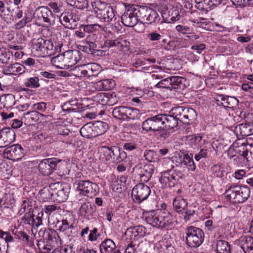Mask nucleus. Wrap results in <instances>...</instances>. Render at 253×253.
Wrapping results in <instances>:
<instances>
[{
    "label": "nucleus",
    "instance_id": "nucleus-1",
    "mask_svg": "<svg viewBox=\"0 0 253 253\" xmlns=\"http://www.w3.org/2000/svg\"><path fill=\"white\" fill-rule=\"evenodd\" d=\"M142 218L152 226L157 228L168 229L173 226L172 215L165 210L144 211Z\"/></svg>",
    "mask_w": 253,
    "mask_h": 253
},
{
    "label": "nucleus",
    "instance_id": "nucleus-2",
    "mask_svg": "<svg viewBox=\"0 0 253 253\" xmlns=\"http://www.w3.org/2000/svg\"><path fill=\"white\" fill-rule=\"evenodd\" d=\"M250 193V189L247 186L231 184L226 189L224 196L232 203H242L249 198Z\"/></svg>",
    "mask_w": 253,
    "mask_h": 253
},
{
    "label": "nucleus",
    "instance_id": "nucleus-3",
    "mask_svg": "<svg viewBox=\"0 0 253 253\" xmlns=\"http://www.w3.org/2000/svg\"><path fill=\"white\" fill-rule=\"evenodd\" d=\"M32 209V206L26 200L23 201L19 210V212L24 213L26 212L24 215L21 218L22 222L31 226L32 229H36L42 223V211L38 212L36 215Z\"/></svg>",
    "mask_w": 253,
    "mask_h": 253
},
{
    "label": "nucleus",
    "instance_id": "nucleus-4",
    "mask_svg": "<svg viewBox=\"0 0 253 253\" xmlns=\"http://www.w3.org/2000/svg\"><path fill=\"white\" fill-rule=\"evenodd\" d=\"M91 5L95 11L96 17L100 21L109 23L117 18L113 8L108 5L105 2L96 0L91 2Z\"/></svg>",
    "mask_w": 253,
    "mask_h": 253
},
{
    "label": "nucleus",
    "instance_id": "nucleus-5",
    "mask_svg": "<svg viewBox=\"0 0 253 253\" xmlns=\"http://www.w3.org/2000/svg\"><path fill=\"white\" fill-rule=\"evenodd\" d=\"M53 44L50 40L42 38L34 39L32 41V51L38 57H45L54 53Z\"/></svg>",
    "mask_w": 253,
    "mask_h": 253
},
{
    "label": "nucleus",
    "instance_id": "nucleus-6",
    "mask_svg": "<svg viewBox=\"0 0 253 253\" xmlns=\"http://www.w3.org/2000/svg\"><path fill=\"white\" fill-rule=\"evenodd\" d=\"M185 233L186 244L191 248L199 247L204 241L205 233L200 228L189 226L186 227Z\"/></svg>",
    "mask_w": 253,
    "mask_h": 253
},
{
    "label": "nucleus",
    "instance_id": "nucleus-7",
    "mask_svg": "<svg viewBox=\"0 0 253 253\" xmlns=\"http://www.w3.org/2000/svg\"><path fill=\"white\" fill-rule=\"evenodd\" d=\"M185 177V175L180 170L173 169H168L161 173L159 181L164 188L174 187Z\"/></svg>",
    "mask_w": 253,
    "mask_h": 253
},
{
    "label": "nucleus",
    "instance_id": "nucleus-8",
    "mask_svg": "<svg viewBox=\"0 0 253 253\" xmlns=\"http://www.w3.org/2000/svg\"><path fill=\"white\" fill-rule=\"evenodd\" d=\"M138 17L140 23L148 25L153 23H159L160 17L158 12L153 8L146 5H137Z\"/></svg>",
    "mask_w": 253,
    "mask_h": 253
},
{
    "label": "nucleus",
    "instance_id": "nucleus-9",
    "mask_svg": "<svg viewBox=\"0 0 253 253\" xmlns=\"http://www.w3.org/2000/svg\"><path fill=\"white\" fill-rule=\"evenodd\" d=\"M112 113L114 118L123 121L135 120L140 117L139 111L138 109L124 106L116 107Z\"/></svg>",
    "mask_w": 253,
    "mask_h": 253
},
{
    "label": "nucleus",
    "instance_id": "nucleus-10",
    "mask_svg": "<svg viewBox=\"0 0 253 253\" xmlns=\"http://www.w3.org/2000/svg\"><path fill=\"white\" fill-rule=\"evenodd\" d=\"M33 17L39 25L44 23L47 27H49L55 24L54 15L47 6H42L37 8Z\"/></svg>",
    "mask_w": 253,
    "mask_h": 253
},
{
    "label": "nucleus",
    "instance_id": "nucleus-11",
    "mask_svg": "<svg viewBox=\"0 0 253 253\" xmlns=\"http://www.w3.org/2000/svg\"><path fill=\"white\" fill-rule=\"evenodd\" d=\"M155 167L151 164H138L133 169V172L136 178L141 182H148L155 171Z\"/></svg>",
    "mask_w": 253,
    "mask_h": 253
},
{
    "label": "nucleus",
    "instance_id": "nucleus-12",
    "mask_svg": "<svg viewBox=\"0 0 253 253\" xmlns=\"http://www.w3.org/2000/svg\"><path fill=\"white\" fill-rule=\"evenodd\" d=\"M61 161L62 160L55 157L44 159L39 164V171L43 176H49L57 169Z\"/></svg>",
    "mask_w": 253,
    "mask_h": 253
},
{
    "label": "nucleus",
    "instance_id": "nucleus-13",
    "mask_svg": "<svg viewBox=\"0 0 253 253\" xmlns=\"http://www.w3.org/2000/svg\"><path fill=\"white\" fill-rule=\"evenodd\" d=\"M137 5L128 4L126 10L121 16L122 23L126 27H132L139 22Z\"/></svg>",
    "mask_w": 253,
    "mask_h": 253
},
{
    "label": "nucleus",
    "instance_id": "nucleus-14",
    "mask_svg": "<svg viewBox=\"0 0 253 253\" xmlns=\"http://www.w3.org/2000/svg\"><path fill=\"white\" fill-rule=\"evenodd\" d=\"M151 193L150 187L144 182L137 184L132 189L131 196L133 201L136 203H141L146 200Z\"/></svg>",
    "mask_w": 253,
    "mask_h": 253
},
{
    "label": "nucleus",
    "instance_id": "nucleus-15",
    "mask_svg": "<svg viewBox=\"0 0 253 253\" xmlns=\"http://www.w3.org/2000/svg\"><path fill=\"white\" fill-rule=\"evenodd\" d=\"M39 234L42 235L43 239L46 241L45 244L53 247H58L62 245V241L58 233L54 229L50 228L42 229L40 230Z\"/></svg>",
    "mask_w": 253,
    "mask_h": 253
},
{
    "label": "nucleus",
    "instance_id": "nucleus-16",
    "mask_svg": "<svg viewBox=\"0 0 253 253\" xmlns=\"http://www.w3.org/2000/svg\"><path fill=\"white\" fill-rule=\"evenodd\" d=\"M51 188L54 191V199L60 203L66 201L70 192V187L66 183L56 182L51 184Z\"/></svg>",
    "mask_w": 253,
    "mask_h": 253
},
{
    "label": "nucleus",
    "instance_id": "nucleus-17",
    "mask_svg": "<svg viewBox=\"0 0 253 253\" xmlns=\"http://www.w3.org/2000/svg\"><path fill=\"white\" fill-rule=\"evenodd\" d=\"M25 153V150L21 145L15 144L6 148L4 150L3 155L7 159L15 162L21 160Z\"/></svg>",
    "mask_w": 253,
    "mask_h": 253
},
{
    "label": "nucleus",
    "instance_id": "nucleus-18",
    "mask_svg": "<svg viewBox=\"0 0 253 253\" xmlns=\"http://www.w3.org/2000/svg\"><path fill=\"white\" fill-rule=\"evenodd\" d=\"M77 188L81 194L87 197L95 196L99 191L98 185L88 180L80 181Z\"/></svg>",
    "mask_w": 253,
    "mask_h": 253
},
{
    "label": "nucleus",
    "instance_id": "nucleus-19",
    "mask_svg": "<svg viewBox=\"0 0 253 253\" xmlns=\"http://www.w3.org/2000/svg\"><path fill=\"white\" fill-rule=\"evenodd\" d=\"M160 114L147 118L142 124V128L146 131H157L163 129Z\"/></svg>",
    "mask_w": 253,
    "mask_h": 253
},
{
    "label": "nucleus",
    "instance_id": "nucleus-20",
    "mask_svg": "<svg viewBox=\"0 0 253 253\" xmlns=\"http://www.w3.org/2000/svg\"><path fill=\"white\" fill-rule=\"evenodd\" d=\"M15 139V133L11 128L6 127L0 130V148L8 146Z\"/></svg>",
    "mask_w": 253,
    "mask_h": 253
},
{
    "label": "nucleus",
    "instance_id": "nucleus-21",
    "mask_svg": "<svg viewBox=\"0 0 253 253\" xmlns=\"http://www.w3.org/2000/svg\"><path fill=\"white\" fill-rule=\"evenodd\" d=\"M67 69L74 67L81 59V52L78 50H70L64 53Z\"/></svg>",
    "mask_w": 253,
    "mask_h": 253
},
{
    "label": "nucleus",
    "instance_id": "nucleus-22",
    "mask_svg": "<svg viewBox=\"0 0 253 253\" xmlns=\"http://www.w3.org/2000/svg\"><path fill=\"white\" fill-rule=\"evenodd\" d=\"M216 101L218 105H221L225 108L229 109L236 108L239 103V101L236 97L223 94L218 95Z\"/></svg>",
    "mask_w": 253,
    "mask_h": 253
},
{
    "label": "nucleus",
    "instance_id": "nucleus-23",
    "mask_svg": "<svg viewBox=\"0 0 253 253\" xmlns=\"http://www.w3.org/2000/svg\"><path fill=\"white\" fill-rule=\"evenodd\" d=\"M178 155L179 158H177L176 156L173 158V159H176L175 160L176 163L183 165L189 171H194L195 170L196 167L194 162L193 155L192 154L190 155L184 154L182 155V157L181 156H180L179 154Z\"/></svg>",
    "mask_w": 253,
    "mask_h": 253
},
{
    "label": "nucleus",
    "instance_id": "nucleus-24",
    "mask_svg": "<svg viewBox=\"0 0 253 253\" xmlns=\"http://www.w3.org/2000/svg\"><path fill=\"white\" fill-rule=\"evenodd\" d=\"M162 128L166 129H171L177 127L178 121L177 119L169 112V114H160Z\"/></svg>",
    "mask_w": 253,
    "mask_h": 253
},
{
    "label": "nucleus",
    "instance_id": "nucleus-25",
    "mask_svg": "<svg viewBox=\"0 0 253 253\" xmlns=\"http://www.w3.org/2000/svg\"><path fill=\"white\" fill-rule=\"evenodd\" d=\"M25 72V66L18 63L9 64L5 67L3 71V73L7 75H21Z\"/></svg>",
    "mask_w": 253,
    "mask_h": 253
},
{
    "label": "nucleus",
    "instance_id": "nucleus-26",
    "mask_svg": "<svg viewBox=\"0 0 253 253\" xmlns=\"http://www.w3.org/2000/svg\"><path fill=\"white\" fill-rule=\"evenodd\" d=\"M239 245L245 253H253V237L242 236L239 239Z\"/></svg>",
    "mask_w": 253,
    "mask_h": 253
},
{
    "label": "nucleus",
    "instance_id": "nucleus-27",
    "mask_svg": "<svg viewBox=\"0 0 253 253\" xmlns=\"http://www.w3.org/2000/svg\"><path fill=\"white\" fill-rule=\"evenodd\" d=\"M163 21L166 23H171L178 20L180 17L178 10L173 8L162 13Z\"/></svg>",
    "mask_w": 253,
    "mask_h": 253
},
{
    "label": "nucleus",
    "instance_id": "nucleus-28",
    "mask_svg": "<svg viewBox=\"0 0 253 253\" xmlns=\"http://www.w3.org/2000/svg\"><path fill=\"white\" fill-rule=\"evenodd\" d=\"M99 247L100 253H112L116 248L115 243L107 238L101 242Z\"/></svg>",
    "mask_w": 253,
    "mask_h": 253
},
{
    "label": "nucleus",
    "instance_id": "nucleus-29",
    "mask_svg": "<svg viewBox=\"0 0 253 253\" xmlns=\"http://www.w3.org/2000/svg\"><path fill=\"white\" fill-rule=\"evenodd\" d=\"M235 131L237 135L239 134L242 137L253 134V128L247 122L237 126L235 127Z\"/></svg>",
    "mask_w": 253,
    "mask_h": 253
},
{
    "label": "nucleus",
    "instance_id": "nucleus-30",
    "mask_svg": "<svg viewBox=\"0 0 253 253\" xmlns=\"http://www.w3.org/2000/svg\"><path fill=\"white\" fill-rule=\"evenodd\" d=\"M57 132L59 135L66 137L63 140V142L69 145H73V138L69 136V133H71L70 131L66 126L59 125L57 128Z\"/></svg>",
    "mask_w": 253,
    "mask_h": 253
},
{
    "label": "nucleus",
    "instance_id": "nucleus-31",
    "mask_svg": "<svg viewBox=\"0 0 253 253\" xmlns=\"http://www.w3.org/2000/svg\"><path fill=\"white\" fill-rule=\"evenodd\" d=\"M186 141L192 147H201L205 142V140L200 134L187 136Z\"/></svg>",
    "mask_w": 253,
    "mask_h": 253
},
{
    "label": "nucleus",
    "instance_id": "nucleus-32",
    "mask_svg": "<svg viewBox=\"0 0 253 253\" xmlns=\"http://www.w3.org/2000/svg\"><path fill=\"white\" fill-rule=\"evenodd\" d=\"M184 110L185 107L184 106H176L170 110V113L174 115L178 121H180L184 124H187V120L185 118L186 115L184 113Z\"/></svg>",
    "mask_w": 253,
    "mask_h": 253
},
{
    "label": "nucleus",
    "instance_id": "nucleus-33",
    "mask_svg": "<svg viewBox=\"0 0 253 253\" xmlns=\"http://www.w3.org/2000/svg\"><path fill=\"white\" fill-rule=\"evenodd\" d=\"M115 82L113 80H100L94 84V87L98 90H108L114 87Z\"/></svg>",
    "mask_w": 253,
    "mask_h": 253
},
{
    "label": "nucleus",
    "instance_id": "nucleus-34",
    "mask_svg": "<svg viewBox=\"0 0 253 253\" xmlns=\"http://www.w3.org/2000/svg\"><path fill=\"white\" fill-rule=\"evenodd\" d=\"M53 227L60 232H64L73 228V224L70 223L67 219H62L61 220L56 219L52 223Z\"/></svg>",
    "mask_w": 253,
    "mask_h": 253
},
{
    "label": "nucleus",
    "instance_id": "nucleus-35",
    "mask_svg": "<svg viewBox=\"0 0 253 253\" xmlns=\"http://www.w3.org/2000/svg\"><path fill=\"white\" fill-rule=\"evenodd\" d=\"M96 137L104 134L108 129V124L102 121H96L92 124Z\"/></svg>",
    "mask_w": 253,
    "mask_h": 253
},
{
    "label": "nucleus",
    "instance_id": "nucleus-36",
    "mask_svg": "<svg viewBox=\"0 0 253 253\" xmlns=\"http://www.w3.org/2000/svg\"><path fill=\"white\" fill-rule=\"evenodd\" d=\"M93 128V126L91 123H88L84 125L80 129L81 135L83 137L87 138L95 137V133Z\"/></svg>",
    "mask_w": 253,
    "mask_h": 253
},
{
    "label": "nucleus",
    "instance_id": "nucleus-37",
    "mask_svg": "<svg viewBox=\"0 0 253 253\" xmlns=\"http://www.w3.org/2000/svg\"><path fill=\"white\" fill-rule=\"evenodd\" d=\"M94 19L93 17L88 16L86 19L87 24L82 25V28L83 29L84 32L90 33L97 31L99 28H101L102 26L98 24H92L91 20Z\"/></svg>",
    "mask_w": 253,
    "mask_h": 253
},
{
    "label": "nucleus",
    "instance_id": "nucleus-38",
    "mask_svg": "<svg viewBox=\"0 0 253 253\" xmlns=\"http://www.w3.org/2000/svg\"><path fill=\"white\" fill-rule=\"evenodd\" d=\"M51 63L57 69H67L64 53L52 57Z\"/></svg>",
    "mask_w": 253,
    "mask_h": 253
},
{
    "label": "nucleus",
    "instance_id": "nucleus-39",
    "mask_svg": "<svg viewBox=\"0 0 253 253\" xmlns=\"http://www.w3.org/2000/svg\"><path fill=\"white\" fill-rule=\"evenodd\" d=\"M187 201L181 196L175 197L173 201V208L177 212L182 211L187 207Z\"/></svg>",
    "mask_w": 253,
    "mask_h": 253
},
{
    "label": "nucleus",
    "instance_id": "nucleus-40",
    "mask_svg": "<svg viewBox=\"0 0 253 253\" xmlns=\"http://www.w3.org/2000/svg\"><path fill=\"white\" fill-rule=\"evenodd\" d=\"M12 233L17 239L21 240L27 245L31 246L33 244L30 236L25 232L16 229L13 230Z\"/></svg>",
    "mask_w": 253,
    "mask_h": 253
},
{
    "label": "nucleus",
    "instance_id": "nucleus-41",
    "mask_svg": "<svg viewBox=\"0 0 253 253\" xmlns=\"http://www.w3.org/2000/svg\"><path fill=\"white\" fill-rule=\"evenodd\" d=\"M13 55L12 52L5 49L0 48V62L7 64L12 61Z\"/></svg>",
    "mask_w": 253,
    "mask_h": 253
},
{
    "label": "nucleus",
    "instance_id": "nucleus-42",
    "mask_svg": "<svg viewBox=\"0 0 253 253\" xmlns=\"http://www.w3.org/2000/svg\"><path fill=\"white\" fill-rule=\"evenodd\" d=\"M217 253H231V246L229 243L224 240H218L216 243Z\"/></svg>",
    "mask_w": 253,
    "mask_h": 253
},
{
    "label": "nucleus",
    "instance_id": "nucleus-43",
    "mask_svg": "<svg viewBox=\"0 0 253 253\" xmlns=\"http://www.w3.org/2000/svg\"><path fill=\"white\" fill-rule=\"evenodd\" d=\"M170 83L171 88H181L183 85V82L185 79L179 76H172L170 77Z\"/></svg>",
    "mask_w": 253,
    "mask_h": 253
},
{
    "label": "nucleus",
    "instance_id": "nucleus-44",
    "mask_svg": "<svg viewBox=\"0 0 253 253\" xmlns=\"http://www.w3.org/2000/svg\"><path fill=\"white\" fill-rule=\"evenodd\" d=\"M210 0H195V7L203 13H207L209 10Z\"/></svg>",
    "mask_w": 253,
    "mask_h": 253
},
{
    "label": "nucleus",
    "instance_id": "nucleus-45",
    "mask_svg": "<svg viewBox=\"0 0 253 253\" xmlns=\"http://www.w3.org/2000/svg\"><path fill=\"white\" fill-rule=\"evenodd\" d=\"M109 42L111 46H118V47H120L122 50H124L125 49L126 50L128 49L130 44L129 42L122 38L111 41Z\"/></svg>",
    "mask_w": 253,
    "mask_h": 253
},
{
    "label": "nucleus",
    "instance_id": "nucleus-46",
    "mask_svg": "<svg viewBox=\"0 0 253 253\" xmlns=\"http://www.w3.org/2000/svg\"><path fill=\"white\" fill-rule=\"evenodd\" d=\"M112 147H104L102 148L100 151L99 159L103 162H108L111 159Z\"/></svg>",
    "mask_w": 253,
    "mask_h": 253
},
{
    "label": "nucleus",
    "instance_id": "nucleus-47",
    "mask_svg": "<svg viewBox=\"0 0 253 253\" xmlns=\"http://www.w3.org/2000/svg\"><path fill=\"white\" fill-rule=\"evenodd\" d=\"M24 85L27 87L38 88L40 86L39 83V78L38 77H33L28 78L26 79L24 82Z\"/></svg>",
    "mask_w": 253,
    "mask_h": 253
},
{
    "label": "nucleus",
    "instance_id": "nucleus-48",
    "mask_svg": "<svg viewBox=\"0 0 253 253\" xmlns=\"http://www.w3.org/2000/svg\"><path fill=\"white\" fill-rule=\"evenodd\" d=\"M66 1L70 5L78 9H83L86 8L88 5L87 0H66Z\"/></svg>",
    "mask_w": 253,
    "mask_h": 253
},
{
    "label": "nucleus",
    "instance_id": "nucleus-49",
    "mask_svg": "<svg viewBox=\"0 0 253 253\" xmlns=\"http://www.w3.org/2000/svg\"><path fill=\"white\" fill-rule=\"evenodd\" d=\"M143 157L146 161L150 162H155L159 159L157 153L152 150H145Z\"/></svg>",
    "mask_w": 253,
    "mask_h": 253
},
{
    "label": "nucleus",
    "instance_id": "nucleus-50",
    "mask_svg": "<svg viewBox=\"0 0 253 253\" xmlns=\"http://www.w3.org/2000/svg\"><path fill=\"white\" fill-rule=\"evenodd\" d=\"M40 194L41 197L45 200L51 198L54 199V191L51 188V184L50 185L49 187H44L40 191Z\"/></svg>",
    "mask_w": 253,
    "mask_h": 253
},
{
    "label": "nucleus",
    "instance_id": "nucleus-51",
    "mask_svg": "<svg viewBox=\"0 0 253 253\" xmlns=\"http://www.w3.org/2000/svg\"><path fill=\"white\" fill-rule=\"evenodd\" d=\"M37 245L39 249V253H50L54 247L45 244V242L42 240L38 241Z\"/></svg>",
    "mask_w": 253,
    "mask_h": 253
},
{
    "label": "nucleus",
    "instance_id": "nucleus-52",
    "mask_svg": "<svg viewBox=\"0 0 253 253\" xmlns=\"http://www.w3.org/2000/svg\"><path fill=\"white\" fill-rule=\"evenodd\" d=\"M146 39L152 42H157L163 37L157 31H152L148 33L146 35Z\"/></svg>",
    "mask_w": 253,
    "mask_h": 253
},
{
    "label": "nucleus",
    "instance_id": "nucleus-53",
    "mask_svg": "<svg viewBox=\"0 0 253 253\" xmlns=\"http://www.w3.org/2000/svg\"><path fill=\"white\" fill-rule=\"evenodd\" d=\"M184 113L185 115V119L187 120V124H189L190 121H193L197 116L196 111L191 108L185 107Z\"/></svg>",
    "mask_w": 253,
    "mask_h": 253
},
{
    "label": "nucleus",
    "instance_id": "nucleus-54",
    "mask_svg": "<svg viewBox=\"0 0 253 253\" xmlns=\"http://www.w3.org/2000/svg\"><path fill=\"white\" fill-rule=\"evenodd\" d=\"M211 171L212 174L217 177H222L224 176L225 171L223 168L219 165H214L211 168Z\"/></svg>",
    "mask_w": 253,
    "mask_h": 253
},
{
    "label": "nucleus",
    "instance_id": "nucleus-55",
    "mask_svg": "<svg viewBox=\"0 0 253 253\" xmlns=\"http://www.w3.org/2000/svg\"><path fill=\"white\" fill-rule=\"evenodd\" d=\"M100 236L101 234L98 232V229L96 227H94L91 230H89L87 240L91 242H95Z\"/></svg>",
    "mask_w": 253,
    "mask_h": 253
},
{
    "label": "nucleus",
    "instance_id": "nucleus-56",
    "mask_svg": "<svg viewBox=\"0 0 253 253\" xmlns=\"http://www.w3.org/2000/svg\"><path fill=\"white\" fill-rule=\"evenodd\" d=\"M91 205L84 203L80 208V213L82 216L88 217L91 214Z\"/></svg>",
    "mask_w": 253,
    "mask_h": 253
},
{
    "label": "nucleus",
    "instance_id": "nucleus-57",
    "mask_svg": "<svg viewBox=\"0 0 253 253\" xmlns=\"http://www.w3.org/2000/svg\"><path fill=\"white\" fill-rule=\"evenodd\" d=\"M70 17L69 24H68L67 28L71 29H74L77 28L79 21V18L73 13L69 14Z\"/></svg>",
    "mask_w": 253,
    "mask_h": 253
},
{
    "label": "nucleus",
    "instance_id": "nucleus-58",
    "mask_svg": "<svg viewBox=\"0 0 253 253\" xmlns=\"http://www.w3.org/2000/svg\"><path fill=\"white\" fill-rule=\"evenodd\" d=\"M125 235L127 239H129L130 240L136 241L138 239V237L136 234V230L134 227H130L127 228L125 232Z\"/></svg>",
    "mask_w": 253,
    "mask_h": 253
},
{
    "label": "nucleus",
    "instance_id": "nucleus-59",
    "mask_svg": "<svg viewBox=\"0 0 253 253\" xmlns=\"http://www.w3.org/2000/svg\"><path fill=\"white\" fill-rule=\"evenodd\" d=\"M122 146L124 150L132 151L136 148L137 144L134 140L125 141L122 143Z\"/></svg>",
    "mask_w": 253,
    "mask_h": 253
},
{
    "label": "nucleus",
    "instance_id": "nucleus-60",
    "mask_svg": "<svg viewBox=\"0 0 253 253\" xmlns=\"http://www.w3.org/2000/svg\"><path fill=\"white\" fill-rule=\"evenodd\" d=\"M25 115L27 119L31 118L32 121L33 122H36L38 121L41 116H44L42 114L37 112L34 110H32L30 111L27 112V113H25Z\"/></svg>",
    "mask_w": 253,
    "mask_h": 253
},
{
    "label": "nucleus",
    "instance_id": "nucleus-61",
    "mask_svg": "<svg viewBox=\"0 0 253 253\" xmlns=\"http://www.w3.org/2000/svg\"><path fill=\"white\" fill-rule=\"evenodd\" d=\"M47 104L44 102H38L31 104V110H34L37 112H44L47 108Z\"/></svg>",
    "mask_w": 253,
    "mask_h": 253
},
{
    "label": "nucleus",
    "instance_id": "nucleus-62",
    "mask_svg": "<svg viewBox=\"0 0 253 253\" xmlns=\"http://www.w3.org/2000/svg\"><path fill=\"white\" fill-rule=\"evenodd\" d=\"M175 29L177 32L183 34H192L194 30L192 27L183 25H177Z\"/></svg>",
    "mask_w": 253,
    "mask_h": 253
},
{
    "label": "nucleus",
    "instance_id": "nucleus-63",
    "mask_svg": "<svg viewBox=\"0 0 253 253\" xmlns=\"http://www.w3.org/2000/svg\"><path fill=\"white\" fill-rule=\"evenodd\" d=\"M242 89L247 92V94L253 98V83L248 82L242 85Z\"/></svg>",
    "mask_w": 253,
    "mask_h": 253
},
{
    "label": "nucleus",
    "instance_id": "nucleus-64",
    "mask_svg": "<svg viewBox=\"0 0 253 253\" xmlns=\"http://www.w3.org/2000/svg\"><path fill=\"white\" fill-rule=\"evenodd\" d=\"M96 102L102 105L108 106V99L107 97V93H99L96 95Z\"/></svg>",
    "mask_w": 253,
    "mask_h": 253
}]
</instances>
